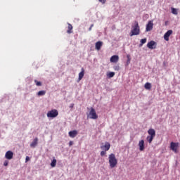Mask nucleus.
Wrapping results in <instances>:
<instances>
[{
  "label": "nucleus",
  "mask_w": 180,
  "mask_h": 180,
  "mask_svg": "<svg viewBox=\"0 0 180 180\" xmlns=\"http://www.w3.org/2000/svg\"><path fill=\"white\" fill-rule=\"evenodd\" d=\"M140 34V26H139V22L135 21L134 25L132 26L130 36H139Z\"/></svg>",
  "instance_id": "obj_1"
},
{
  "label": "nucleus",
  "mask_w": 180,
  "mask_h": 180,
  "mask_svg": "<svg viewBox=\"0 0 180 180\" xmlns=\"http://www.w3.org/2000/svg\"><path fill=\"white\" fill-rule=\"evenodd\" d=\"M108 160L110 168H115V167L117 165V159H116V155H115V154H110L108 156Z\"/></svg>",
  "instance_id": "obj_2"
},
{
  "label": "nucleus",
  "mask_w": 180,
  "mask_h": 180,
  "mask_svg": "<svg viewBox=\"0 0 180 180\" xmlns=\"http://www.w3.org/2000/svg\"><path fill=\"white\" fill-rule=\"evenodd\" d=\"M89 119H93V120H96L98 119V115H96V111H95V109L94 108H91V110L88 115Z\"/></svg>",
  "instance_id": "obj_3"
},
{
  "label": "nucleus",
  "mask_w": 180,
  "mask_h": 180,
  "mask_svg": "<svg viewBox=\"0 0 180 180\" xmlns=\"http://www.w3.org/2000/svg\"><path fill=\"white\" fill-rule=\"evenodd\" d=\"M47 117H57L58 116V111L57 110H51V111H49L46 114Z\"/></svg>",
  "instance_id": "obj_4"
},
{
  "label": "nucleus",
  "mask_w": 180,
  "mask_h": 180,
  "mask_svg": "<svg viewBox=\"0 0 180 180\" xmlns=\"http://www.w3.org/2000/svg\"><path fill=\"white\" fill-rule=\"evenodd\" d=\"M173 31L172 30H169L165 34H164V39L166 41H169V36H171V34H172Z\"/></svg>",
  "instance_id": "obj_5"
},
{
  "label": "nucleus",
  "mask_w": 180,
  "mask_h": 180,
  "mask_svg": "<svg viewBox=\"0 0 180 180\" xmlns=\"http://www.w3.org/2000/svg\"><path fill=\"white\" fill-rule=\"evenodd\" d=\"M5 158L6 160H12L13 158V152L12 150H8L5 154Z\"/></svg>",
  "instance_id": "obj_6"
},
{
  "label": "nucleus",
  "mask_w": 180,
  "mask_h": 180,
  "mask_svg": "<svg viewBox=\"0 0 180 180\" xmlns=\"http://www.w3.org/2000/svg\"><path fill=\"white\" fill-rule=\"evenodd\" d=\"M153 26H154L153 21H149L146 25V32H151L153 30Z\"/></svg>",
  "instance_id": "obj_7"
},
{
  "label": "nucleus",
  "mask_w": 180,
  "mask_h": 180,
  "mask_svg": "<svg viewBox=\"0 0 180 180\" xmlns=\"http://www.w3.org/2000/svg\"><path fill=\"white\" fill-rule=\"evenodd\" d=\"M147 48L150 49V50H154L155 49V41H150L147 44Z\"/></svg>",
  "instance_id": "obj_8"
},
{
  "label": "nucleus",
  "mask_w": 180,
  "mask_h": 180,
  "mask_svg": "<svg viewBox=\"0 0 180 180\" xmlns=\"http://www.w3.org/2000/svg\"><path fill=\"white\" fill-rule=\"evenodd\" d=\"M110 148V143L109 142H105L104 146H101V150H103L104 151H109Z\"/></svg>",
  "instance_id": "obj_9"
},
{
  "label": "nucleus",
  "mask_w": 180,
  "mask_h": 180,
  "mask_svg": "<svg viewBox=\"0 0 180 180\" xmlns=\"http://www.w3.org/2000/svg\"><path fill=\"white\" fill-rule=\"evenodd\" d=\"M170 148L172 150V151H174V153H176V150H178V144L172 142L170 143Z\"/></svg>",
  "instance_id": "obj_10"
},
{
  "label": "nucleus",
  "mask_w": 180,
  "mask_h": 180,
  "mask_svg": "<svg viewBox=\"0 0 180 180\" xmlns=\"http://www.w3.org/2000/svg\"><path fill=\"white\" fill-rule=\"evenodd\" d=\"M38 141H39V139L37 138L34 139L33 141L30 145V147L32 148H36V146H37Z\"/></svg>",
  "instance_id": "obj_11"
},
{
  "label": "nucleus",
  "mask_w": 180,
  "mask_h": 180,
  "mask_svg": "<svg viewBox=\"0 0 180 180\" xmlns=\"http://www.w3.org/2000/svg\"><path fill=\"white\" fill-rule=\"evenodd\" d=\"M110 61V63H117V61H119V56L114 55L111 56Z\"/></svg>",
  "instance_id": "obj_12"
},
{
  "label": "nucleus",
  "mask_w": 180,
  "mask_h": 180,
  "mask_svg": "<svg viewBox=\"0 0 180 180\" xmlns=\"http://www.w3.org/2000/svg\"><path fill=\"white\" fill-rule=\"evenodd\" d=\"M77 134H78V131L77 130H73L69 131V136L72 138L74 139L75 137L77 136Z\"/></svg>",
  "instance_id": "obj_13"
},
{
  "label": "nucleus",
  "mask_w": 180,
  "mask_h": 180,
  "mask_svg": "<svg viewBox=\"0 0 180 180\" xmlns=\"http://www.w3.org/2000/svg\"><path fill=\"white\" fill-rule=\"evenodd\" d=\"M139 147L140 151H144V140L139 141Z\"/></svg>",
  "instance_id": "obj_14"
},
{
  "label": "nucleus",
  "mask_w": 180,
  "mask_h": 180,
  "mask_svg": "<svg viewBox=\"0 0 180 180\" xmlns=\"http://www.w3.org/2000/svg\"><path fill=\"white\" fill-rule=\"evenodd\" d=\"M84 75H85V70H84V68H82V71L79 73L78 82L81 81V79L84 78Z\"/></svg>",
  "instance_id": "obj_15"
},
{
  "label": "nucleus",
  "mask_w": 180,
  "mask_h": 180,
  "mask_svg": "<svg viewBox=\"0 0 180 180\" xmlns=\"http://www.w3.org/2000/svg\"><path fill=\"white\" fill-rule=\"evenodd\" d=\"M148 134L152 137H155V130L154 129H149Z\"/></svg>",
  "instance_id": "obj_16"
},
{
  "label": "nucleus",
  "mask_w": 180,
  "mask_h": 180,
  "mask_svg": "<svg viewBox=\"0 0 180 180\" xmlns=\"http://www.w3.org/2000/svg\"><path fill=\"white\" fill-rule=\"evenodd\" d=\"M102 44H103V43L101 41H98L96 43V50H101V47H102Z\"/></svg>",
  "instance_id": "obj_17"
},
{
  "label": "nucleus",
  "mask_w": 180,
  "mask_h": 180,
  "mask_svg": "<svg viewBox=\"0 0 180 180\" xmlns=\"http://www.w3.org/2000/svg\"><path fill=\"white\" fill-rule=\"evenodd\" d=\"M37 95L38 96H44V95H46V91H45V90H41V91H39L37 94Z\"/></svg>",
  "instance_id": "obj_18"
},
{
  "label": "nucleus",
  "mask_w": 180,
  "mask_h": 180,
  "mask_svg": "<svg viewBox=\"0 0 180 180\" xmlns=\"http://www.w3.org/2000/svg\"><path fill=\"white\" fill-rule=\"evenodd\" d=\"M146 43H147V39L146 38L141 39V43L139 44V47H143V44H146Z\"/></svg>",
  "instance_id": "obj_19"
},
{
  "label": "nucleus",
  "mask_w": 180,
  "mask_h": 180,
  "mask_svg": "<svg viewBox=\"0 0 180 180\" xmlns=\"http://www.w3.org/2000/svg\"><path fill=\"white\" fill-rule=\"evenodd\" d=\"M108 78H113L115 77V72H110L107 73Z\"/></svg>",
  "instance_id": "obj_20"
},
{
  "label": "nucleus",
  "mask_w": 180,
  "mask_h": 180,
  "mask_svg": "<svg viewBox=\"0 0 180 180\" xmlns=\"http://www.w3.org/2000/svg\"><path fill=\"white\" fill-rule=\"evenodd\" d=\"M153 139H154V136H148L146 137V140L148 142H149V143H151Z\"/></svg>",
  "instance_id": "obj_21"
},
{
  "label": "nucleus",
  "mask_w": 180,
  "mask_h": 180,
  "mask_svg": "<svg viewBox=\"0 0 180 180\" xmlns=\"http://www.w3.org/2000/svg\"><path fill=\"white\" fill-rule=\"evenodd\" d=\"M56 164H57V160L53 159V160L51 162V167H52V168H54V167H56Z\"/></svg>",
  "instance_id": "obj_22"
},
{
  "label": "nucleus",
  "mask_w": 180,
  "mask_h": 180,
  "mask_svg": "<svg viewBox=\"0 0 180 180\" xmlns=\"http://www.w3.org/2000/svg\"><path fill=\"white\" fill-rule=\"evenodd\" d=\"M72 25L71 24H68V30L67 33H72Z\"/></svg>",
  "instance_id": "obj_23"
},
{
  "label": "nucleus",
  "mask_w": 180,
  "mask_h": 180,
  "mask_svg": "<svg viewBox=\"0 0 180 180\" xmlns=\"http://www.w3.org/2000/svg\"><path fill=\"white\" fill-rule=\"evenodd\" d=\"M145 89H151V83H146L145 84Z\"/></svg>",
  "instance_id": "obj_24"
},
{
  "label": "nucleus",
  "mask_w": 180,
  "mask_h": 180,
  "mask_svg": "<svg viewBox=\"0 0 180 180\" xmlns=\"http://www.w3.org/2000/svg\"><path fill=\"white\" fill-rule=\"evenodd\" d=\"M172 13L173 15H178V11L175 8H172Z\"/></svg>",
  "instance_id": "obj_25"
},
{
  "label": "nucleus",
  "mask_w": 180,
  "mask_h": 180,
  "mask_svg": "<svg viewBox=\"0 0 180 180\" xmlns=\"http://www.w3.org/2000/svg\"><path fill=\"white\" fill-rule=\"evenodd\" d=\"M34 82L35 85H37V86H41V82H39V81L35 79L34 81Z\"/></svg>",
  "instance_id": "obj_26"
},
{
  "label": "nucleus",
  "mask_w": 180,
  "mask_h": 180,
  "mask_svg": "<svg viewBox=\"0 0 180 180\" xmlns=\"http://www.w3.org/2000/svg\"><path fill=\"white\" fill-rule=\"evenodd\" d=\"M113 69L115 71H120V66L119 65L113 66Z\"/></svg>",
  "instance_id": "obj_27"
},
{
  "label": "nucleus",
  "mask_w": 180,
  "mask_h": 180,
  "mask_svg": "<svg viewBox=\"0 0 180 180\" xmlns=\"http://www.w3.org/2000/svg\"><path fill=\"white\" fill-rule=\"evenodd\" d=\"M106 155V150H102L101 152V157H103V155Z\"/></svg>",
  "instance_id": "obj_28"
},
{
  "label": "nucleus",
  "mask_w": 180,
  "mask_h": 180,
  "mask_svg": "<svg viewBox=\"0 0 180 180\" xmlns=\"http://www.w3.org/2000/svg\"><path fill=\"white\" fill-rule=\"evenodd\" d=\"M9 164V162L8 160H5L4 162V167H8V165Z\"/></svg>",
  "instance_id": "obj_29"
},
{
  "label": "nucleus",
  "mask_w": 180,
  "mask_h": 180,
  "mask_svg": "<svg viewBox=\"0 0 180 180\" xmlns=\"http://www.w3.org/2000/svg\"><path fill=\"white\" fill-rule=\"evenodd\" d=\"M127 65H129V64H130V58L129 57V56H127Z\"/></svg>",
  "instance_id": "obj_30"
},
{
  "label": "nucleus",
  "mask_w": 180,
  "mask_h": 180,
  "mask_svg": "<svg viewBox=\"0 0 180 180\" xmlns=\"http://www.w3.org/2000/svg\"><path fill=\"white\" fill-rule=\"evenodd\" d=\"M30 160V158H29V156H26L25 162H27V161H29Z\"/></svg>",
  "instance_id": "obj_31"
},
{
  "label": "nucleus",
  "mask_w": 180,
  "mask_h": 180,
  "mask_svg": "<svg viewBox=\"0 0 180 180\" xmlns=\"http://www.w3.org/2000/svg\"><path fill=\"white\" fill-rule=\"evenodd\" d=\"M72 144H74V142H73L72 141H70L69 142V146H70V147H71V146H72Z\"/></svg>",
  "instance_id": "obj_32"
},
{
  "label": "nucleus",
  "mask_w": 180,
  "mask_h": 180,
  "mask_svg": "<svg viewBox=\"0 0 180 180\" xmlns=\"http://www.w3.org/2000/svg\"><path fill=\"white\" fill-rule=\"evenodd\" d=\"M94 26V24H91L90 27L89 28V31L91 32L92 30V27Z\"/></svg>",
  "instance_id": "obj_33"
},
{
  "label": "nucleus",
  "mask_w": 180,
  "mask_h": 180,
  "mask_svg": "<svg viewBox=\"0 0 180 180\" xmlns=\"http://www.w3.org/2000/svg\"><path fill=\"white\" fill-rule=\"evenodd\" d=\"M99 2H101V4H105L106 2V0H98Z\"/></svg>",
  "instance_id": "obj_34"
},
{
  "label": "nucleus",
  "mask_w": 180,
  "mask_h": 180,
  "mask_svg": "<svg viewBox=\"0 0 180 180\" xmlns=\"http://www.w3.org/2000/svg\"><path fill=\"white\" fill-rule=\"evenodd\" d=\"M70 109H72V108H74V103L70 104Z\"/></svg>",
  "instance_id": "obj_35"
}]
</instances>
